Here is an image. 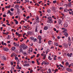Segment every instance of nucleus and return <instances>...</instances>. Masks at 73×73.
I'll return each mask as SVG.
<instances>
[{
  "label": "nucleus",
  "instance_id": "obj_1",
  "mask_svg": "<svg viewBox=\"0 0 73 73\" xmlns=\"http://www.w3.org/2000/svg\"><path fill=\"white\" fill-rule=\"evenodd\" d=\"M48 20L47 21V22L48 23H53V20L52 19V17H47Z\"/></svg>",
  "mask_w": 73,
  "mask_h": 73
},
{
  "label": "nucleus",
  "instance_id": "obj_2",
  "mask_svg": "<svg viewBox=\"0 0 73 73\" xmlns=\"http://www.w3.org/2000/svg\"><path fill=\"white\" fill-rule=\"evenodd\" d=\"M63 47L65 48H68V44L65 43L63 44Z\"/></svg>",
  "mask_w": 73,
  "mask_h": 73
},
{
  "label": "nucleus",
  "instance_id": "obj_3",
  "mask_svg": "<svg viewBox=\"0 0 73 73\" xmlns=\"http://www.w3.org/2000/svg\"><path fill=\"white\" fill-rule=\"evenodd\" d=\"M51 9H52V11H53L54 12H55V13H56V9L54 7H51Z\"/></svg>",
  "mask_w": 73,
  "mask_h": 73
},
{
  "label": "nucleus",
  "instance_id": "obj_4",
  "mask_svg": "<svg viewBox=\"0 0 73 73\" xmlns=\"http://www.w3.org/2000/svg\"><path fill=\"white\" fill-rule=\"evenodd\" d=\"M3 50L4 51H6V52H7V51H8V50H9L8 48L7 47L3 48Z\"/></svg>",
  "mask_w": 73,
  "mask_h": 73
},
{
  "label": "nucleus",
  "instance_id": "obj_5",
  "mask_svg": "<svg viewBox=\"0 0 73 73\" xmlns=\"http://www.w3.org/2000/svg\"><path fill=\"white\" fill-rule=\"evenodd\" d=\"M48 28H49L48 26H45L44 27V28L43 29L44 30H47V29H48Z\"/></svg>",
  "mask_w": 73,
  "mask_h": 73
},
{
  "label": "nucleus",
  "instance_id": "obj_6",
  "mask_svg": "<svg viewBox=\"0 0 73 73\" xmlns=\"http://www.w3.org/2000/svg\"><path fill=\"white\" fill-rule=\"evenodd\" d=\"M25 45V44H22V45H21L20 46L19 48H24V46Z\"/></svg>",
  "mask_w": 73,
  "mask_h": 73
},
{
  "label": "nucleus",
  "instance_id": "obj_7",
  "mask_svg": "<svg viewBox=\"0 0 73 73\" xmlns=\"http://www.w3.org/2000/svg\"><path fill=\"white\" fill-rule=\"evenodd\" d=\"M67 70L69 72H72V70L70 68H67Z\"/></svg>",
  "mask_w": 73,
  "mask_h": 73
},
{
  "label": "nucleus",
  "instance_id": "obj_8",
  "mask_svg": "<svg viewBox=\"0 0 73 73\" xmlns=\"http://www.w3.org/2000/svg\"><path fill=\"white\" fill-rule=\"evenodd\" d=\"M35 20L37 23H39V19H38V17H36L35 18Z\"/></svg>",
  "mask_w": 73,
  "mask_h": 73
},
{
  "label": "nucleus",
  "instance_id": "obj_9",
  "mask_svg": "<svg viewBox=\"0 0 73 73\" xmlns=\"http://www.w3.org/2000/svg\"><path fill=\"white\" fill-rule=\"evenodd\" d=\"M1 59L2 60L4 61V60H5L6 59V58L5 57V56H3L1 58Z\"/></svg>",
  "mask_w": 73,
  "mask_h": 73
},
{
  "label": "nucleus",
  "instance_id": "obj_10",
  "mask_svg": "<svg viewBox=\"0 0 73 73\" xmlns=\"http://www.w3.org/2000/svg\"><path fill=\"white\" fill-rule=\"evenodd\" d=\"M72 53H70V54L68 53L67 54V56L68 57H71V56H72Z\"/></svg>",
  "mask_w": 73,
  "mask_h": 73
},
{
  "label": "nucleus",
  "instance_id": "obj_11",
  "mask_svg": "<svg viewBox=\"0 0 73 73\" xmlns=\"http://www.w3.org/2000/svg\"><path fill=\"white\" fill-rule=\"evenodd\" d=\"M14 45L15 46H19V44L16 43L15 42L14 43Z\"/></svg>",
  "mask_w": 73,
  "mask_h": 73
},
{
  "label": "nucleus",
  "instance_id": "obj_12",
  "mask_svg": "<svg viewBox=\"0 0 73 73\" xmlns=\"http://www.w3.org/2000/svg\"><path fill=\"white\" fill-rule=\"evenodd\" d=\"M20 6L18 5H16L15 6V8H17L18 11H19V8Z\"/></svg>",
  "mask_w": 73,
  "mask_h": 73
},
{
  "label": "nucleus",
  "instance_id": "obj_13",
  "mask_svg": "<svg viewBox=\"0 0 73 73\" xmlns=\"http://www.w3.org/2000/svg\"><path fill=\"white\" fill-rule=\"evenodd\" d=\"M48 71H47V73H51L52 70H51L49 68V69H48Z\"/></svg>",
  "mask_w": 73,
  "mask_h": 73
},
{
  "label": "nucleus",
  "instance_id": "obj_14",
  "mask_svg": "<svg viewBox=\"0 0 73 73\" xmlns=\"http://www.w3.org/2000/svg\"><path fill=\"white\" fill-rule=\"evenodd\" d=\"M27 33L29 35H32V32L29 31L27 32Z\"/></svg>",
  "mask_w": 73,
  "mask_h": 73
},
{
  "label": "nucleus",
  "instance_id": "obj_15",
  "mask_svg": "<svg viewBox=\"0 0 73 73\" xmlns=\"http://www.w3.org/2000/svg\"><path fill=\"white\" fill-rule=\"evenodd\" d=\"M29 66V64H25L23 65V66Z\"/></svg>",
  "mask_w": 73,
  "mask_h": 73
},
{
  "label": "nucleus",
  "instance_id": "obj_16",
  "mask_svg": "<svg viewBox=\"0 0 73 73\" xmlns=\"http://www.w3.org/2000/svg\"><path fill=\"white\" fill-rule=\"evenodd\" d=\"M67 29H64L63 31H62V32H63V33H65V32H67Z\"/></svg>",
  "mask_w": 73,
  "mask_h": 73
},
{
  "label": "nucleus",
  "instance_id": "obj_17",
  "mask_svg": "<svg viewBox=\"0 0 73 73\" xmlns=\"http://www.w3.org/2000/svg\"><path fill=\"white\" fill-rule=\"evenodd\" d=\"M54 45L55 46H57L58 45V43L57 42H54Z\"/></svg>",
  "mask_w": 73,
  "mask_h": 73
},
{
  "label": "nucleus",
  "instance_id": "obj_18",
  "mask_svg": "<svg viewBox=\"0 0 73 73\" xmlns=\"http://www.w3.org/2000/svg\"><path fill=\"white\" fill-rule=\"evenodd\" d=\"M38 39L39 40H41L42 39V38H41V36H38Z\"/></svg>",
  "mask_w": 73,
  "mask_h": 73
},
{
  "label": "nucleus",
  "instance_id": "obj_19",
  "mask_svg": "<svg viewBox=\"0 0 73 73\" xmlns=\"http://www.w3.org/2000/svg\"><path fill=\"white\" fill-rule=\"evenodd\" d=\"M64 35L66 37H67L68 36V34L67 33L65 32L64 33Z\"/></svg>",
  "mask_w": 73,
  "mask_h": 73
},
{
  "label": "nucleus",
  "instance_id": "obj_20",
  "mask_svg": "<svg viewBox=\"0 0 73 73\" xmlns=\"http://www.w3.org/2000/svg\"><path fill=\"white\" fill-rule=\"evenodd\" d=\"M32 39H33L34 42H35L37 41V39L35 38H32Z\"/></svg>",
  "mask_w": 73,
  "mask_h": 73
},
{
  "label": "nucleus",
  "instance_id": "obj_21",
  "mask_svg": "<svg viewBox=\"0 0 73 73\" xmlns=\"http://www.w3.org/2000/svg\"><path fill=\"white\" fill-rule=\"evenodd\" d=\"M68 25V23H65L64 25V27H67Z\"/></svg>",
  "mask_w": 73,
  "mask_h": 73
},
{
  "label": "nucleus",
  "instance_id": "obj_22",
  "mask_svg": "<svg viewBox=\"0 0 73 73\" xmlns=\"http://www.w3.org/2000/svg\"><path fill=\"white\" fill-rule=\"evenodd\" d=\"M47 12L48 13H50L51 12V10L49 9H48L47 10Z\"/></svg>",
  "mask_w": 73,
  "mask_h": 73
},
{
  "label": "nucleus",
  "instance_id": "obj_23",
  "mask_svg": "<svg viewBox=\"0 0 73 73\" xmlns=\"http://www.w3.org/2000/svg\"><path fill=\"white\" fill-rule=\"evenodd\" d=\"M16 49V48L15 47H12L11 48V49L12 50L14 51L15 50V49Z\"/></svg>",
  "mask_w": 73,
  "mask_h": 73
},
{
  "label": "nucleus",
  "instance_id": "obj_24",
  "mask_svg": "<svg viewBox=\"0 0 73 73\" xmlns=\"http://www.w3.org/2000/svg\"><path fill=\"white\" fill-rule=\"evenodd\" d=\"M29 50L31 51V52H33V48H29Z\"/></svg>",
  "mask_w": 73,
  "mask_h": 73
},
{
  "label": "nucleus",
  "instance_id": "obj_25",
  "mask_svg": "<svg viewBox=\"0 0 73 73\" xmlns=\"http://www.w3.org/2000/svg\"><path fill=\"white\" fill-rule=\"evenodd\" d=\"M23 49L22 48H21L20 49V50H19V52H22V53H23Z\"/></svg>",
  "mask_w": 73,
  "mask_h": 73
},
{
  "label": "nucleus",
  "instance_id": "obj_26",
  "mask_svg": "<svg viewBox=\"0 0 73 73\" xmlns=\"http://www.w3.org/2000/svg\"><path fill=\"white\" fill-rule=\"evenodd\" d=\"M71 5H72V3H71V2L68 3V6L69 7H71Z\"/></svg>",
  "mask_w": 73,
  "mask_h": 73
},
{
  "label": "nucleus",
  "instance_id": "obj_27",
  "mask_svg": "<svg viewBox=\"0 0 73 73\" xmlns=\"http://www.w3.org/2000/svg\"><path fill=\"white\" fill-rule=\"evenodd\" d=\"M17 65H19V62H20L19 61V59H17Z\"/></svg>",
  "mask_w": 73,
  "mask_h": 73
},
{
  "label": "nucleus",
  "instance_id": "obj_28",
  "mask_svg": "<svg viewBox=\"0 0 73 73\" xmlns=\"http://www.w3.org/2000/svg\"><path fill=\"white\" fill-rule=\"evenodd\" d=\"M9 15L10 16H13V13H11L10 11V12Z\"/></svg>",
  "mask_w": 73,
  "mask_h": 73
},
{
  "label": "nucleus",
  "instance_id": "obj_29",
  "mask_svg": "<svg viewBox=\"0 0 73 73\" xmlns=\"http://www.w3.org/2000/svg\"><path fill=\"white\" fill-rule=\"evenodd\" d=\"M58 24L59 25L61 24V23H62L61 20H59L58 21Z\"/></svg>",
  "mask_w": 73,
  "mask_h": 73
},
{
  "label": "nucleus",
  "instance_id": "obj_30",
  "mask_svg": "<svg viewBox=\"0 0 73 73\" xmlns=\"http://www.w3.org/2000/svg\"><path fill=\"white\" fill-rule=\"evenodd\" d=\"M10 7H11V6L10 5H9V6H6L5 7V8L6 9H7V8H10Z\"/></svg>",
  "mask_w": 73,
  "mask_h": 73
},
{
  "label": "nucleus",
  "instance_id": "obj_31",
  "mask_svg": "<svg viewBox=\"0 0 73 73\" xmlns=\"http://www.w3.org/2000/svg\"><path fill=\"white\" fill-rule=\"evenodd\" d=\"M64 11L65 12H68V9H65L64 10Z\"/></svg>",
  "mask_w": 73,
  "mask_h": 73
},
{
  "label": "nucleus",
  "instance_id": "obj_32",
  "mask_svg": "<svg viewBox=\"0 0 73 73\" xmlns=\"http://www.w3.org/2000/svg\"><path fill=\"white\" fill-rule=\"evenodd\" d=\"M48 58L50 60H52V58H51V57L50 56H48Z\"/></svg>",
  "mask_w": 73,
  "mask_h": 73
},
{
  "label": "nucleus",
  "instance_id": "obj_33",
  "mask_svg": "<svg viewBox=\"0 0 73 73\" xmlns=\"http://www.w3.org/2000/svg\"><path fill=\"white\" fill-rule=\"evenodd\" d=\"M69 13H70V15H73V11H72L71 12V13L70 12H69Z\"/></svg>",
  "mask_w": 73,
  "mask_h": 73
},
{
  "label": "nucleus",
  "instance_id": "obj_34",
  "mask_svg": "<svg viewBox=\"0 0 73 73\" xmlns=\"http://www.w3.org/2000/svg\"><path fill=\"white\" fill-rule=\"evenodd\" d=\"M52 43V41H49L48 42V43L49 45H50Z\"/></svg>",
  "mask_w": 73,
  "mask_h": 73
},
{
  "label": "nucleus",
  "instance_id": "obj_35",
  "mask_svg": "<svg viewBox=\"0 0 73 73\" xmlns=\"http://www.w3.org/2000/svg\"><path fill=\"white\" fill-rule=\"evenodd\" d=\"M13 55V56L14 57H15V56H16V54H15L14 53H13L12 54Z\"/></svg>",
  "mask_w": 73,
  "mask_h": 73
},
{
  "label": "nucleus",
  "instance_id": "obj_36",
  "mask_svg": "<svg viewBox=\"0 0 73 73\" xmlns=\"http://www.w3.org/2000/svg\"><path fill=\"white\" fill-rule=\"evenodd\" d=\"M11 37V36H9V35H8V37L7 38V39H10Z\"/></svg>",
  "mask_w": 73,
  "mask_h": 73
},
{
  "label": "nucleus",
  "instance_id": "obj_37",
  "mask_svg": "<svg viewBox=\"0 0 73 73\" xmlns=\"http://www.w3.org/2000/svg\"><path fill=\"white\" fill-rule=\"evenodd\" d=\"M17 69H21V67H17Z\"/></svg>",
  "mask_w": 73,
  "mask_h": 73
},
{
  "label": "nucleus",
  "instance_id": "obj_38",
  "mask_svg": "<svg viewBox=\"0 0 73 73\" xmlns=\"http://www.w3.org/2000/svg\"><path fill=\"white\" fill-rule=\"evenodd\" d=\"M39 44H41V42H42L41 40H39Z\"/></svg>",
  "mask_w": 73,
  "mask_h": 73
},
{
  "label": "nucleus",
  "instance_id": "obj_39",
  "mask_svg": "<svg viewBox=\"0 0 73 73\" xmlns=\"http://www.w3.org/2000/svg\"><path fill=\"white\" fill-rule=\"evenodd\" d=\"M69 63L68 62H66V65L67 66H69Z\"/></svg>",
  "mask_w": 73,
  "mask_h": 73
},
{
  "label": "nucleus",
  "instance_id": "obj_40",
  "mask_svg": "<svg viewBox=\"0 0 73 73\" xmlns=\"http://www.w3.org/2000/svg\"><path fill=\"white\" fill-rule=\"evenodd\" d=\"M11 12H13V11H14V9H13V8H11Z\"/></svg>",
  "mask_w": 73,
  "mask_h": 73
},
{
  "label": "nucleus",
  "instance_id": "obj_41",
  "mask_svg": "<svg viewBox=\"0 0 73 73\" xmlns=\"http://www.w3.org/2000/svg\"><path fill=\"white\" fill-rule=\"evenodd\" d=\"M68 41L69 42H70V37H68Z\"/></svg>",
  "mask_w": 73,
  "mask_h": 73
},
{
  "label": "nucleus",
  "instance_id": "obj_42",
  "mask_svg": "<svg viewBox=\"0 0 73 73\" xmlns=\"http://www.w3.org/2000/svg\"><path fill=\"white\" fill-rule=\"evenodd\" d=\"M23 54H24V56H27V53L25 52H23Z\"/></svg>",
  "mask_w": 73,
  "mask_h": 73
},
{
  "label": "nucleus",
  "instance_id": "obj_43",
  "mask_svg": "<svg viewBox=\"0 0 73 73\" xmlns=\"http://www.w3.org/2000/svg\"><path fill=\"white\" fill-rule=\"evenodd\" d=\"M58 59L59 60H61V58L60 57H58Z\"/></svg>",
  "mask_w": 73,
  "mask_h": 73
},
{
  "label": "nucleus",
  "instance_id": "obj_44",
  "mask_svg": "<svg viewBox=\"0 0 73 73\" xmlns=\"http://www.w3.org/2000/svg\"><path fill=\"white\" fill-rule=\"evenodd\" d=\"M66 53H64L63 54V56H66Z\"/></svg>",
  "mask_w": 73,
  "mask_h": 73
},
{
  "label": "nucleus",
  "instance_id": "obj_45",
  "mask_svg": "<svg viewBox=\"0 0 73 73\" xmlns=\"http://www.w3.org/2000/svg\"><path fill=\"white\" fill-rule=\"evenodd\" d=\"M59 66H60V67H61V68H63V67H64V66L61 64H60L59 65Z\"/></svg>",
  "mask_w": 73,
  "mask_h": 73
},
{
  "label": "nucleus",
  "instance_id": "obj_46",
  "mask_svg": "<svg viewBox=\"0 0 73 73\" xmlns=\"http://www.w3.org/2000/svg\"><path fill=\"white\" fill-rule=\"evenodd\" d=\"M56 1H53V3H54V4H55L56 3Z\"/></svg>",
  "mask_w": 73,
  "mask_h": 73
},
{
  "label": "nucleus",
  "instance_id": "obj_47",
  "mask_svg": "<svg viewBox=\"0 0 73 73\" xmlns=\"http://www.w3.org/2000/svg\"><path fill=\"white\" fill-rule=\"evenodd\" d=\"M25 0L26 2H27V3L29 2V0Z\"/></svg>",
  "mask_w": 73,
  "mask_h": 73
},
{
  "label": "nucleus",
  "instance_id": "obj_48",
  "mask_svg": "<svg viewBox=\"0 0 73 73\" xmlns=\"http://www.w3.org/2000/svg\"><path fill=\"white\" fill-rule=\"evenodd\" d=\"M31 52H31V51H30L29 50L28 51V53H29V54L31 53Z\"/></svg>",
  "mask_w": 73,
  "mask_h": 73
},
{
  "label": "nucleus",
  "instance_id": "obj_49",
  "mask_svg": "<svg viewBox=\"0 0 73 73\" xmlns=\"http://www.w3.org/2000/svg\"><path fill=\"white\" fill-rule=\"evenodd\" d=\"M21 42H22V41H24V39L23 38H22L21 40H20Z\"/></svg>",
  "mask_w": 73,
  "mask_h": 73
},
{
  "label": "nucleus",
  "instance_id": "obj_50",
  "mask_svg": "<svg viewBox=\"0 0 73 73\" xmlns=\"http://www.w3.org/2000/svg\"><path fill=\"white\" fill-rule=\"evenodd\" d=\"M15 59L16 60H18V58L17 57H15Z\"/></svg>",
  "mask_w": 73,
  "mask_h": 73
},
{
  "label": "nucleus",
  "instance_id": "obj_51",
  "mask_svg": "<svg viewBox=\"0 0 73 73\" xmlns=\"http://www.w3.org/2000/svg\"><path fill=\"white\" fill-rule=\"evenodd\" d=\"M25 49H27V48H28V46H25Z\"/></svg>",
  "mask_w": 73,
  "mask_h": 73
},
{
  "label": "nucleus",
  "instance_id": "obj_52",
  "mask_svg": "<svg viewBox=\"0 0 73 73\" xmlns=\"http://www.w3.org/2000/svg\"><path fill=\"white\" fill-rule=\"evenodd\" d=\"M10 10H9L7 12V13L8 15V14H9H9L10 13Z\"/></svg>",
  "mask_w": 73,
  "mask_h": 73
},
{
  "label": "nucleus",
  "instance_id": "obj_53",
  "mask_svg": "<svg viewBox=\"0 0 73 73\" xmlns=\"http://www.w3.org/2000/svg\"><path fill=\"white\" fill-rule=\"evenodd\" d=\"M39 33H42V30H40Z\"/></svg>",
  "mask_w": 73,
  "mask_h": 73
},
{
  "label": "nucleus",
  "instance_id": "obj_54",
  "mask_svg": "<svg viewBox=\"0 0 73 73\" xmlns=\"http://www.w3.org/2000/svg\"><path fill=\"white\" fill-rule=\"evenodd\" d=\"M68 45L69 46H70V45H71V43H68Z\"/></svg>",
  "mask_w": 73,
  "mask_h": 73
},
{
  "label": "nucleus",
  "instance_id": "obj_55",
  "mask_svg": "<svg viewBox=\"0 0 73 73\" xmlns=\"http://www.w3.org/2000/svg\"><path fill=\"white\" fill-rule=\"evenodd\" d=\"M53 29H54V31H57V29H56L55 28H54Z\"/></svg>",
  "mask_w": 73,
  "mask_h": 73
},
{
  "label": "nucleus",
  "instance_id": "obj_56",
  "mask_svg": "<svg viewBox=\"0 0 73 73\" xmlns=\"http://www.w3.org/2000/svg\"><path fill=\"white\" fill-rule=\"evenodd\" d=\"M2 26H3V27H6V25L4 24H3L2 25Z\"/></svg>",
  "mask_w": 73,
  "mask_h": 73
},
{
  "label": "nucleus",
  "instance_id": "obj_57",
  "mask_svg": "<svg viewBox=\"0 0 73 73\" xmlns=\"http://www.w3.org/2000/svg\"><path fill=\"white\" fill-rule=\"evenodd\" d=\"M19 22L17 21L15 22V24H18V23Z\"/></svg>",
  "mask_w": 73,
  "mask_h": 73
},
{
  "label": "nucleus",
  "instance_id": "obj_58",
  "mask_svg": "<svg viewBox=\"0 0 73 73\" xmlns=\"http://www.w3.org/2000/svg\"><path fill=\"white\" fill-rule=\"evenodd\" d=\"M35 32H37V28H36V29L35 30Z\"/></svg>",
  "mask_w": 73,
  "mask_h": 73
},
{
  "label": "nucleus",
  "instance_id": "obj_59",
  "mask_svg": "<svg viewBox=\"0 0 73 73\" xmlns=\"http://www.w3.org/2000/svg\"><path fill=\"white\" fill-rule=\"evenodd\" d=\"M46 55H44V56H43V57L44 58H46Z\"/></svg>",
  "mask_w": 73,
  "mask_h": 73
},
{
  "label": "nucleus",
  "instance_id": "obj_60",
  "mask_svg": "<svg viewBox=\"0 0 73 73\" xmlns=\"http://www.w3.org/2000/svg\"><path fill=\"white\" fill-rule=\"evenodd\" d=\"M18 35L19 36V37H20V36H21V34H18Z\"/></svg>",
  "mask_w": 73,
  "mask_h": 73
},
{
  "label": "nucleus",
  "instance_id": "obj_61",
  "mask_svg": "<svg viewBox=\"0 0 73 73\" xmlns=\"http://www.w3.org/2000/svg\"><path fill=\"white\" fill-rule=\"evenodd\" d=\"M57 71H58V69H56V70H54V72H57Z\"/></svg>",
  "mask_w": 73,
  "mask_h": 73
},
{
  "label": "nucleus",
  "instance_id": "obj_62",
  "mask_svg": "<svg viewBox=\"0 0 73 73\" xmlns=\"http://www.w3.org/2000/svg\"><path fill=\"white\" fill-rule=\"evenodd\" d=\"M40 56V54H37V55L36 56V57H38V56Z\"/></svg>",
  "mask_w": 73,
  "mask_h": 73
},
{
  "label": "nucleus",
  "instance_id": "obj_63",
  "mask_svg": "<svg viewBox=\"0 0 73 73\" xmlns=\"http://www.w3.org/2000/svg\"><path fill=\"white\" fill-rule=\"evenodd\" d=\"M30 17L29 16H28L26 17L27 19H29V18H30Z\"/></svg>",
  "mask_w": 73,
  "mask_h": 73
},
{
  "label": "nucleus",
  "instance_id": "obj_64",
  "mask_svg": "<svg viewBox=\"0 0 73 73\" xmlns=\"http://www.w3.org/2000/svg\"><path fill=\"white\" fill-rule=\"evenodd\" d=\"M56 28H57L58 29V28H59V26H56Z\"/></svg>",
  "mask_w": 73,
  "mask_h": 73
}]
</instances>
